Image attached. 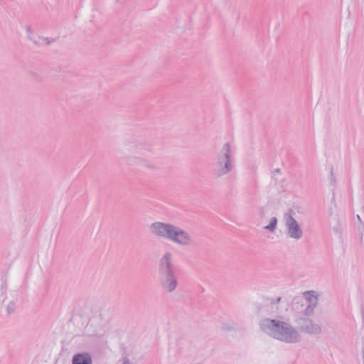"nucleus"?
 Listing matches in <instances>:
<instances>
[{
  "instance_id": "6ab92c4d",
  "label": "nucleus",
  "mask_w": 364,
  "mask_h": 364,
  "mask_svg": "<svg viewBox=\"0 0 364 364\" xmlns=\"http://www.w3.org/2000/svg\"><path fill=\"white\" fill-rule=\"evenodd\" d=\"M143 146H144V145H143V144H138V145H137V148H138L139 149H141Z\"/></svg>"
},
{
  "instance_id": "4468645a",
  "label": "nucleus",
  "mask_w": 364,
  "mask_h": 364,
  "mask_svg": "<svg viewBox=\"0 0 364 364\" xmlns=\"http://www.w3.org/2000/svg\"><path fill=\"white\" fill-rule=\"evenodd\" d=\"M221 328L225 331H232L235 329V324L233 323H223Z\"/></svg>"
},
{
  "instance_id": "39448f33",
  "label": "nucleus",
  "mask_w": 364,
  "mask_h": 364,
  "mask_svg": "<svg viewBox=\"0 0 364 364\" xmlns=\"http://www.w3.org/2000/svg\"><path fill=\"white\" fill-rule=\"evenodd\" d=\"M154 233L181 245H187L191 240L188 233L182 229H155Z\"/></svg>"
},
{
  "instance_id": "2eb2a0df",
  "label": "nucleus",
  "mask_w": 364,
  "mask_h": 364,
  "mask_svg": "<svg viewBox=\"0 0 364 364\" xmlns=\"http://www.w3.org/2000/svg\"><path fill=\"white\" fill-rule=\"evenodd\" d=\"M277 224V219L276 217H273L271 219L270 223L268 225H264L263 228H276Z\"/></svg>"
},
{
  "instance_id": "1a4fd4ad",
  "label": "nucleus",
  "mask_w": 364,
  "mask_h": 364,
  "mask_svg": "<svg viewBox=\"0 0 364 364\" xmlns=\"http://www.w3.org/2000/svg\"><path fill=\"white\" fill-rule=\"evenodd\" d=\"M282 303H284V302L282 301V299L281 297H277L276 299H271V301L269 304L271 314H280L281 313L280 306Z\"/></svg>"
},
{
  "instance_id": "6e6552de",
  "label": "nucleus",
  "mask_w": 364,
  "mask_h": 364,
  "mask_svg": "<svg viewBox=\"0 0 364 364\" xmlns=\"http://www.w3.org/2000/svg\"><path fill=\"white\" fill-rule=\"evenodd\" d=\"M92 357L89 353L75 354L72 358V364H91Z\"/></svg>"
},
{
  "instance_id": "5701e85b",
  "label": "nucleus",
  "mask_w": 364,
  "mask_h": 364,
  "mask_svg": "<svg viewBox=\"0 0 364 364\" xmlns=\"http://www.w3.org/2000/svg\"><path fill=\"white\" fill-rule=\"evenodd\" d=\"M27 31H28V33H31V28H27Z\"/></svg>"
},
{
  "instance_id": "4be33fe9",
  "label": "nucleus",
  "mask_w": 364,
  "mask_h": 364,
  "mask_svg": "<svg viewBox=\"0 0 364 364\" xmlns=\"http://www.w3.org/2000/svg\"><path fill=\"white\" fill-rule=\"evenodd\" d=\"M275 172H277V173H279V172H280V169H279V168H277V169H275Z\"/></svg>"
},
{
  "instance_id": "0eeeda50",
  "label": "nucleus",
  "mask_w": 364,
  "mask_h": 364,
  "mask_svg": "<svg viewBox=\"0 0 364 364\" xmlns=\"http://www.w3.org/2000/svg\"><path fill=\"white\" fill-rule=\"evenodd\" d=\"M293 310L297 314V316H311L312 315H309L307 312H306V306L304 301L300 296H297L294 298L293 304H292Z\"/></svg>"
},
{
  "instance_id": "20e7f679",
  "label": "nucleus",
  "mask_w": 364,
  "mask_h": 364,
  "mask_svg": "<svg viewBox=\"0 0 364 364\" xmlns=\"http://www.w3.org/2000/svg\"><path fill=\"white\" fill-rule=\"evenodd\" d=\"M294 322L299 332L309 336H318L323 332L322 326L311 318L310 316H296Z\"/></svg>"
},
{
  "instance_id": "a211bd4d",
  "label": "nucleus",
  "mask_w": 364,
  "mask_h": 364,
  "mask_svg": "<svg viewBox=\"0 0 364 364\" xmlns=\"http://www.w3.org/2000/svg\"><path fill=\"white\" fill-rule=\"evenodd\" d=\"M145 166L150 168H155V166L151 164H146Z\"/></svg>"
},
{
  "instance_id": "412c9836",
  "label": "nucleus",
  "mask_w": 364,
  "mask_h": 364,
  "mask_svg": "<svg viewBox=\"0 0 364 364\" xmlns=\"http://www.w3.org/2000/svg\"><path fill=\"white\" fill-rule=\"evenodd\" d=\"M267 230H268L269 232H273L275 230V229H273V228L267 229Z\"/></svg>"
},
{
  "instance_id": "f257e3e1",
  "label": "nucleus",
  "mask_w": 364,
  "mask_h": 364,
  "mask_svg": "<svg viewBox=\"0 0 364 364\" xmlns=\"http://www.w3.org/2000/svg\"><path fill=\"white\" fill-rule=\"evenodd\" d=\"M260 330L276 340L287 343L301 341V335L290 323L277 318H263L259 323Z\"/></svg>"
},
{
  "instance_id": "ddd939ff",
  "label": "nucleus",
  "mask_w": 364,
  "mask_h": 364,
  "mask_svg": "<svg viewBox=\"0 0 364 364\" xmlns=\"http://www.w3.org/2000/svg\"><path fill=\"white\" fill-rule=\"evenodd\" d=\"M150 228H176V226L168 224V223H164L161 222H156L151 224Z\"/></svg>"
},
{
  "instance_id": "7ed1b4c3",
  "label": "nucleus",
  "mask_w": 364,
  "mask_h": 364,
  "mask_svg": "<svg viewBox=\"0 0 364 364\" xmlns=\"http://www.w3.org/2000/svg\"><path fill=\"white\" fill-rule=\"evenodd\" d=\"M234 168L230 143H225L216 156L213 173L217 177L229 173Z\"/></svg>"
},
{
  "instance_id": "9b49d317",
  "label": "nucleus",
  "mask_w": 364,
  "mask_h": 364,
  "mask_svg": "<svg viewBox=\"0 0 364 364\" xmlns=\"http://www.w3.org/2000/svg\"><path fill=\"white\" fill-rule=\"evenodd\" d=\"M285 235L287 237L299 240L303 235L302 229H287Z\"/></svg>"
},
{
  "instance_id": "dca6fc26",
  "label": "nucleus",
  "mask_w": 364,
  "mask_h": 364,
  "mask_svg": "<svg viewBox=\"0 0 364 364\" xmlns=\"http://www.w3.org/2000/svg\"><path fill=\"white\" fill-rule=\"evenodd\" d=\"M122 364H131V362L128 358H124Z\"/></svg>"
},
{
  "instance_id": "9d476101",
  "label": "nucleus",
  "mask_w": 364,
  "mask_h": 364,
  "mask_svg": "<svg viewBox=\"0 0 364 364\" xmlns=\"http://www.w3.org/2000/svg\"><path fill=\"white\" fill-rule=\"evenodd\" d=\"M284 219L287 228H299L297 221L292 217L291 211L284 214Z\"/></svg>"
},
{
  "instance_id": "423d86ee",
  "label": "nucleus",
  "mask_w": 364,
  "mask_h": 364,
  "mask_svg": "<svg viewBox=\"0 0 364 364\" xmlns=\"http://www.w3.org/2000/svg\"><path fill=\"white\" fill-rule=\"evenodd\" d=\"M300 297L306 306V312L309 315H314L318 302L317 293L315 291H306Z\"/></svg>"
},
{
  "instance_id": "f8f14e48",
  "label": "nucleus",
  "mask_w": 364,
  "mask_h": 364,
  "mask_svg": "<svg viewBox=\"0 0 364 364\" xmlns=\"http://www.w3.org/2000/svg\"><path fill=\"white\" fill-rule=\"evenodd\" d=\"M17 305L16 301H11L8 303L6 306V312L8 315H11L14 314L16 309Z\"/></svg>"
},
{
  "instance_id": "aec40b11",
  "label": "nucleus",
  "mask_w": 364,
  "mask_h": 364,
  "mask_svg": "<svg viewBox=\"0 0 364 364\" xmlns=\"http://www.w3.org/2000/svg\"><path fill=\"white\" fill-rule=\"evenodd\" d=\"M362 356H363V364H364V346L363 347V349H362Z\"/></svg>"
},
{
  "instance_id": "f3484780",
  "label": "nucleus",
  "mask_w": 364,
  "mask_h": 364,
  "mask_svg": "<svg viewBox=\"0 0 364 364\" xmlns=\"http://www.w3.org/2000/svg\"><path fill=\"white\" fill-rule=\"evenodd\" d=\"M28 38L33 41V38H31V36H30V34H28ZM33 43H36V44H41L42 43L40 41H36V40H33Z\"/></svg>"
},
{
  "instance_id": "f03ea898",
  "label": "nucleus",
  "mask_w": 364,
  "mask_h": 364,
  "mask_svg": "<svg viewBox=\"0 0 364 364\" xmlns=\"http://www.w3.org/2000/svg\"><path fill=\"white\" fill-rule=\"evenodd\" d=\"M158 282L161 289L166 292L173 291L178 286L173 255L170 252H166L159 259Z\"/></svg>"
}]
</instances>
